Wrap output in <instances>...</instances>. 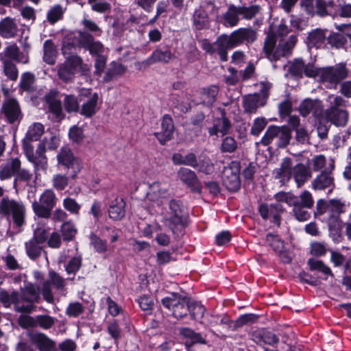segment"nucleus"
Returning <instances> with one entry per match:
<instances>
[{"label": "nucleus", "mask_w": 351, "mask_h": 351, "mask_svg": "<svg viewBox=\"0 0 351 351\" xmlns=\"http://www.w3.org/2000/svg\"><path fill=\"white\" fill-rule=\"evenodd\" d=\"M38 241L31 239L25 243V250L29 258L34 260L38 258L42 252V247L39 245Z\"/></svg>", "instance_id": "nucleus-42"}, {"label": "nucleus", "mask_w": 351, "mask_h": 351, "mask_svg": "<svg viewBox=\"0 0 351 351\" xmlns=\"http://www.w3.org/2000/svg\"><path fill=\"white\" fill-rule=\"evenodd\" d=\"M5 55L18 62L26 64L29 61L28 56L21 53L19 48L15 44L10 45L5 48Z\"/></svg>", "instance_id": "nucleus-38"}, {"label": "nucleus", "mask_w": 351, "mask_h": 351, "mask_svg": "<svg viewBox=\"0 0 351 351\" xmlns=\"http://www.w3.org/2000/svg\"><path fill=\"white\" fill-rule=\"evenodd\" d=\"M45 143L42 142L39 143L36 152V154H34L35 161H32V162L34 165L35 169H45L47 168V162L45 156Z\"/></svg>", "instance_id": "nucleus-37"}, {"label": "nucleus", "mask_w": 351, "mask_h": 351, "mask_svg": "<svg viewBox=\"0 0 351 351\" xmlns=\"http://www.w3.org/2000/svg\"><path fill=\"white\" fill-rule=\"evenodd\" d=\"M20 298L21 297L16 291L9 293L8 291L0 289V301L6 308L10 307L12 304L18 305Z\"/></svg>", "instance_id": "nucleus-39"}, {"label": "nucleus", "mask_w": 351, "mask_h": 351, "mask_svg": "<svg viewBox=\"0 0 351 351\" xmlns=\"http://www.w3.org/2000/svg\"><path fill=\"white\" fill-rule=\"evenodd\" d=\"M230 128V123L226 117H222L218 120L215 126L210 130V134H217L221 133L222 134L226 133Z\"/></svg>", "instance_id": "nucleus-51"}, {"label": "nucleus", "mask_w": 351, "mask_h": 351, "mask_svg": "<svg viewBox=\"0 0 351 351\" xmlns=\"http://www.w3.org/2000/svg\"><path fill=\"white\" fill-rule=\"evenodd\" d=\"M63 206L67 211L74 215H78L81 208L80 204L71 197H66L63 199Z\"/></svg>", "instance_id": "nucleus-64"}, {"label": "nucleus", "mask_w": 351, "mask_h": 351, "mask_svg": "<svg viewBox=\"0 0 351 351\" xmlns=\"http://www.w3.org/2000/svg\"><path fill=\"white\" fill-rule=\"evenodd\" d=\"M56 202L57 197L53 191L46 189L40 196L39 200L32 203V209L38 217L48 219Z\"/></svg>", "instance_id": "nucleus-5"}, {"label": "nucleus", "mask_w": 351, "mask_h": 351, "mask_svg": "<svg viewBox=\"0 0 351 351\" xmlns=\"http://www.w3.org/2000/svg\"><path fill=\"white\" fill-rule=\"evenodd\" d=\"M189 315L190 319L202 322L206 311V307L201 302L189 298Z\"/></svg>", "instance_id": "nucleus-32"}, {"label": "nucleus", "mask_w": 351, "mask_h": 351, "mask_svg": "<svg viewBox=\"0 0 351 351\" xmlns=\"http://www.w3.org/2000/svg\"><path fill=\"white\" fill-rule=\"evenodd\" d=\"M218 92V88L215 86L204 88L201 93L202 103L206 106H212L216 100Z\"/></svg>", "instance_id": "nucleus-40"}, {"label": "nucleus", "mask_w": 351, "mask_h": 351, "mask_svg": "<svg viewBox=\"0 0 351 351\" xmlns=\"http://www.w3.org/2000/svg\"><path fill=\"white\" fill-rule=\"evenodd\" d=\"M208 21V15L207 11L202 5L197 9L193 15V22L198 29H202Z\"/></svg>", "instance_id": "nucleus-41"}, {"label": "nucleus", "mask_w": 351, "mask_h": 351, "mask_svg": "<svg viewBox=\"0 0 351 351\" xmlns=\"http://www.w3.org/2000/svg\"><path fill=\"white\" fill-rule=\"evenodd\" d=\"M71 69L75 73L76 71L80 72L82 75L88 76L90 73V66L84 63L82 58L77 55H71L66 58Z\"/></svg>", "instance_id": "nucleus-26"}, {"label": "nucleus", "mask_w": 351, "mask_h": 351, "mask_svg": "<svg viewBox=\"0 0 351 351\" xmlns=\"http://www.w3.org/2000/svg\"><path fill=\"white\" fill-rule=\"evenodd\" d=\"M61 232L64 240L71 241L75 237L77 230L71 221H65L61 226Z\"/></svg>", "instance_id": "nucleus-55"}, {"label": "nucleus", "mask_w": 351, "mask_h": 351, "mask_svg": "<svg viewBox=\"0 0 351 351\" xmlns=\"http://www.w3.org/2000/svg\"><path fill=\"white\" fill-rule=\"evenodd\" d=\"M18 25L15 20L5 17L0 21V36L4 38H14L18 34Z\"/></svg>", "instance_id": "nucleus-21"}, {"label": "nucleus", "mask_w": 351, "mask_h": 351, "mask_svg": "<svg viewBox=\"0 0 351 351\" xmlns=\"http://www.w3.org/2000/svg\"><path fill=\"white\" fill-rule=\"evenodd\" d=\"M189 298L173 293L171 297L162 298L161 303L164 307L172 311L174 317L183 319L189 315Z\"/></svg>", "instance_id": "nucleus-6"}, {"label": "nucleus", "mask_w": 351, "mask_h": 351, "mask_svg": "<svg viewBox=\"0 0 351 351\" xmlns=\"http://www.w3.org/2000/svg\"><path fill=\"white\" fill-rule=\"evenodd\" d=\"M275 138L277 139L278 147H285L291 139V131L289 128L287 126H269L263 136L261 143L264 145H267Z\"/></svg>", "instance_id": "nucleus-7"}, {"label": "nucleus", "mask_w": 351, "mask_h": 351, "mask_svg": "<svg viewBox=\"0 0 351 351\" xmlns=\"http://www.w3.org/2000/svg\"><path fill=\"white\" fill-rule=\"evenodd\" d=\"M35 77L31 73H23L21 78L20 86L25 91H32L34 90Z\"/></svg>", "instance_id": "nucleus-53"}, {"label": "nucleus", "mask_w": 351, "mask_h": 351, "mask_svg": "<svg viewBox=\"0 0 351 351\" xmlns=\"http://www.w3.org/2000/svg\"><path fill=\"white\" fill-rule=\"evenodd\" d=\"M180 335L186 339L184 346L186 351H192L191 348L195 344H206V339L201 333L195 332L191 328L183 327L180 329Z\"/></svg>", "instance_id": "nucleus-12"}, {"label": "nucleus", "mask_w": 351, "mask_h": 351, "mask_svg": "<svg viewBox=\"0 0 351 351\" xmlns=\"http://www.w3.org/2000/svg\"><path fill=\"white\" fill-rule=\"evenodd\" d=\"M174 125L171 117L167 114L163 116L161 122V130L154 133L155 136L159 142L164 145L167 141L171 139Z\"/></svg>", "instance_id": "nucleus-15"}, {"label": "nucleus", "mask_w": 351, "mask_h": 351, "mask_svg": "<svg viewBox=\"0 0 351 351\" xmlns=\"http://www.w3.org/2000/svg\"><path fill=\"white\" fill-rule=\"evenodd\" d=\"M31 341L36 346L40 351H54L56 343L47 335L43 332L29 334Z\"/></svg>", "instance_id": "nucleus-16"}, {"label": "nucleus", "mask_w": 351, "mask_h": 351, "mask_svg": "<svg viewBox=\"0 0 351 351\" xmlns=\"http://www.w3.org/2000/svg\"><path fill=\"white\" fill-rule=\"evenodd\" d=\"M176 56L169 49L162 51L161 49L155 50L152 54L146 60L143 62L141 64L147 67L156 62L168 63L171 60H174Z\"/></svg>", "instance_id": "nucleus-20"}, {"label": "nucleus", "mask_w": 351, "mask_h": 351, "mask_svg": "<svg viewBox=\"0 0 351 351\" xmlns=\"http://www.w3.org/2000/svg\"><path fill=\"white\" fill-rule=\"evenodd\" d=\"M44 133V126L39 123H35L29 126L26 134V139L30 141H38Z\"/></svg>", "instance_id": "nucleus-45"}, {"label": "nucleus", "mask_w": 351, "mask_h": 351, "mask_svg": "<svg viewBox=\"0 0 351 351\" xmlns=\"http://www.w3.org/2000/svg\"><path fill=\"white\" fill-rule=\"evenodd\" d=\"M178 174L180 180L193 191L196 192L201 191V186L195 173L193 171L187 168H180Z\"/></svg>", "instance_id": "nucleus-23"}, {"label": "nucleus", "mask_w": 351, "mask_h": 351, "mask_svg": "<svg viewBox=\"0 0 351 351\" xmlns=\"http://www.w3.org/2000/svg\"><path fill=\"white\" fill-rule=\"evenodd\" d=\"M107 332L115 341H118L121 339V328L117 319H114L109 322Z\"/></svg>", "instance_id": "nucleus-52"}, {"label": "nucleus", "mask_w": 351, "mask_h": 351, "mask_svg": "<svg viewBox=\"0 0 351 351\" xmlns=\"http://www.w3.org/2000/svg\"><path fill=\"white\" fill-rule=\"evenodd\" d=\"M125 71V68L122 64L114 62L108 69L105 80L109 81L116 76L123 74Z\"/></svg>", "instance_id": "nucleus-62"}, {"label": "nucleus", "mask_w": 351, "mask_h": 351, "mask_svg": "<svg viewBox=\"0 0 351 351\" xmlns=\"http://www.w3.org/2000/svg\"><path fill=\"white\" fill-rule=\"evenodd\" d=\"M335 187L332 171H322L312 181V188L315 191L328 189L331 192Z\"/></svg>", "instance_id": "nucleus-14"}, {"label": "nucleus", "mask_w": 351, "mask_h": 351, "mask_svg": "<svg viewBox=\"0 0 351 351\" xmlns=\"http://www.w3.org/2000/svg\"><path fill=\"white\" fill-rule=\"evenodd\" d=\"M327 252L326 244L324 242L313 241L310 245V253L314 256H322Z\"/></svg>", "instance_id": "nucleus-57"}, {"label": "nucleus", "mask_w": 351, "mask_h": 351, "mask_svg": "<svg viewBox=\"0 0 351 351\" xmlns=\"http://www.w3.org/2000/svg\"><path fill=\"white\" fill-rule=\"evenodd\" d=\"M214 48L215 53L219 56L220 60L226 62L228 60V50L232 48L228 38V34H223L218 36L214 42Z\"/></svg>", "instance_id": "nucleus-25"}, {"label": "nucleus", "mask_w": 351, "mask_h": 351, "mask_svg": "<svg viewBox=\"0 0 351 351\" xmlns=\"http://www.w3.org/2000/svg\"><path fill=\"white\" fill-rule=\"evenodd\" d=\"M47 104L49 111L54 115L58 121L64 119V115L62 112L61 101L55 98L47 97Z\"/></svg>", "instance_id": "nucleus-43"}, {"label": "nucleus", "mask_w": 351, "mask_h": 351, "mask_svg": "<svg viewBox=\"0 0 351 351\" xmlns=\"http://www.w3.org/2000/svg\"><path fill=\"white\" fill-rule=\"evenodd\" d=\"M240 14L243 19L250 20L255 17L261 11V7L258 5H252L248 7L239 6Z\"/></svg>", "instance_id": "nucleus-50"}, {"label": "nucleus", "mask_w": 351, "mask_h": 351, "mask_svg": "<svg viewBox=\"0 0 351 351\" xmlns=\"http://www.w3.org/2000/svg\"><path fill=\"white\" fill-rule=\"evenodd\" d=\"M330 261L336 267H341L345 264L346 269L351 271V259L346 261V257L338 252L330 251Z\"/></svg>", "instance_id": "nucleus-44"}, {"label": "nucleus", "mask_w": 351, "mask_h": 351, "mask_svg": "<svg viewBox=\"0 0 351 351\" xmlns=\"http://www.w3.org/2000/svg\"><path fill=\"white\" fill-rule=\"evenodd\" d=\"M1 113L9 123H14L22 118V112L18 101L10 98L3 101Z\"/></svg>", "instance_id": "nucleus-11"}, {"label": "nucleus", "mask_w": 351, "mask_h": 351, "mask_svg": "<svg viewBox=\"0 0 351 351\" xmlns=\"http://www.w3.org/2000/svg\"><path fill=\"white\" fill-rule=\"evenodd\" d=\"M298 187H301L312 176L311 169L303 163H298L293 167V175Z\"/></svg>", "instance_id": "nucleus-22"}, {"label": "nucleus", "mask_w": 351, "mask_h": 351, "mask_svg": "<svg viewBox=\"0 0 351 351\" xmlns=\"http://www.w3.org/2000/svg\"><path fill=\"white\" fill-rule=\"evenodd\" d=\"M49 228L44 224L39 223L34 231L33 239L38 241V243H44L48 237Z\"/></svg>", "instance_id": "nucleus-58"}, {"label": "nucleus", "mask_w": 351, "mask_h": 351, "mask_svg": "<svg viewBox=\"0 0 351 351\" xmlns=\"http://www.w3.org/2000/svg\"><path fill=\"white\" fill-rule=\"evenodd\" d=\"M69 184V178L64 175L56 174L52 178L53 186L57 190H64Z\"/></svg>", "instance_id": "nucleus-63"}, {"label": "nucleus", "mask_w": 351, "mask_h": 351, "mask_svg": "<svg viewBox=\"0 0 351 351\" xmlns=\"http://www.w3.org/2000/svg\"><path fill=\"white\" fill-rule=\"evenodd\" d=\"M298 110L304 117L312 112L315 117H318L323 113V106L322 102L318 99H305L300 104Z\"/></svg>", "instance_id": "nucleus-17"}, {"label": "nucleus", "mask_w": 351, "mask_h": 351, "mask_svg": "<svg viewBox=\"0 0 351 351\" xmlns=\"http://www.w3.org/2000/svg\"><path fill=\"white\" fill-rule=\"evenodd\" d=\"M240 14L239 7L231 5L228 7V10L223 16L224 25L227 27H234L239 21V16Z\"/></svg>", "instance_id": "nucleus-36"}, {"label": "nucleus", "mask_w": 351, "mask_h": 351, "mask_svg": "<svg viewBox=\"0 0 351 351\" xmlns=\"http://www.w3.org/2000/svg\"><path fill=\"white\" fill-rule=\"evenodd\" d=\"M75 74L66 60L64 63L58 65V75L62 80L65 82L70 81L73 78Z\"/></svg>", "instance_id": "nucleus-49"}, {"label": "nucleus", "mask_w": 351, "mask_h": 351, "mask_svg": "<svg viewBox=\"0 0 351 351\" xmlns=\"http://www.w3.org/2000/svg\"><path fill=\"white\" fill-rule=\"evenodd\" d=\"M0 213L11 216L14 224L19 228L25 223L26 208L22 202L3 197L0 201Z\"/></svg>", "instance_id": "nucleus-4"}, {"label": "nucleus", "mask_w": 351, "mask_h": 351, "mask_svg": "<svg viewBox=\"0 0 351 351\" xmlns=\"http://www.w3.org/2000/svg\"><path fill=\"white\" fill-rule=\"evenodd\" d=\"M81 95L90 96L88 101L82 106V114L86 117H90L96 112L98 96L96 93L91 95L88 89L82 90Z\"/></svg>", "instance_id": "nucleus-30"}, {"label": "nucleus", "mask_w": 351, "mask_h": 351, "mask_svg": "<svg viewBox=\"0 0 351 351\" xmlns=\"http://www.w3.org/2000/svg\"><path fill=\"white\" fill-rule=\"evenodd\" d=\"M58 56L56 46L51 40H47L43 44V60L48 64L53 65Z\"/></svg>", "instance_id": "nucleus-34"}, {"label": "nucleus", "mask_w": 351, "mask_h": 351, "mask_svg": "<svg viewBox=\"0 0 351 351\" xmlns=\"http://www.w3.org/2000/svg\"><path fill=\"white\" fill-rule=\"evenodd\" d=\"M240 165L232 162L223 171L222 180L225 187L230 191H237L240 187Z\"/></svg>", "instance_id": "nucleus-8"}, {"label": "nucleus", "mask_w": 351, "mask_h": 351, "mask_svg": "<svg viewBox=\"0 0 351 351\" xmlns=\"http://www.w3.org/2000/svg\"><path fill=\"white\" fill-rule=\"evenodd\" d=\"M90 245L95 250L100 254L105 253L108 250V244L106 240H104L95 234L90 236Z\"/></svg>", "instance_id": "nucleus-48"}, {"label": "nucleus", "mask_w": 351, "mask_h": 351, "mask_svg": "<svg viewBox=\"0 0 351 351\" xmlns=\"http://www.w3.org/2000/svg\"><path fill=\"white\" fill-rule=\"evenodd\" d=\"M326 30L315 29L308 33L307 36V45L309 47L323 48L325 46Z\"/></svg>", "instance_id": "nucleus-27"}, {"label": "nucleus", "mask_w": 351, "mask_h": 351, "mask_svg": "<svg viewBox=\"0 0 351 351\" xmlns=\"http://www.w3.org/2000/svg\"><path fill=\"white\" fill-rule=\"evenodd\" d=\"M170 183L156 181L150 184L147 193V199L158 208L161 221L175 235L182 234L187 223L183 205L178 200L171 199Z\"/></svg>", "instance_id": "nucleus-1"}, {"label": "nucleus", "mask_w": 351, "mask_h": 351, "mask_svg": "<svg viewBox=\"0 0 351 351\" xmlns=\"http://www.w3.org/2000/svg\"><path fill=\"white\" fill-rule=\"evenodd\" d=\"M265 104V99L258 94L249 95L243 98V107L248 113L255 112L258 108Z\"/></svg>", "instance_id": "nucleus-31"}, {"label": "nucleus", "mask_w": 351, "mask_h": 351, "mask_svg": "<svg viewBox=\"0 0 351 351\" xmlns=\"http://www.w3.org/2000/svg\"><path fill=\"white\" fill-rule=\"evenodd\" d=\"M293 212L295 218L300 221H304L309 219L311 214L308 212L309 208H306L299 203L298 201H295L293 204Z\"/></svg>", "instance_id": "nucleus-47"}, {"label": "nucleus", "mask_w": 351, "mask_h": 351, "mask_svg": "<svg viewBox=\"0 0 351 351\" xmlns=\"http://www.w3.org/2000/svg\"><path fill=\"white\" fill-rule=\"evenodd\" d=\"M64 14V10L60 5H56L47 13L48 21L53 24L59 21Z\"/></svg>", "instance_id": "nucleus-60"}, {"label": "nucleus", "mask_w": 351, "mask_h": 351, "mask_svg": "<svg viewBox=\"0 0 351 351\" xmlns=\"http://www.w3.org/2000/svg\"><path fill=\"white\" fill-rule=\"evenodd\" d=\"M84 311L83 305L78 302H72L69 304L66 310V314L70 317H77Z\"/></svg>", "instance_id": "nucleus-61"}, {"label": "nucleus", "mask_w": 351, "mask_h": 351, "mask_svg": "<svg viewBox=\"0 0 351 351\" xmlns=\"http://www.w3.org/2000/svg\"><path fill=\"white\" fill-rule=\"evenodd\" d=\"M58 160L60 164H62L67 168L74 169V175L80 171V165L78 160L74 157L71 149L69 148H62L61 152L58 155Z\"/></svg>", "instance_id": "nucleus-19"}, {"label": "nucleus", "mask_w": 351, "mask_h": 351, "mask_svg": "<svg viewBox=\"0 0 351 351\" xmlns=\"http://www.w3.org/2000/svg\"><path fill=\"white\" fill-rule=\"evenodd\" d=\"M326 101L330 105L324 112L326 120L337 126H345L348 120V112L343 108L346 101L341 96L330 95Z\"/></svg>", "instance_id": "nucleus-3"}, {"label": "nucleus", "mask_w": 351, "mask_h": 351, "mask_svg": "<svg viewBox=\"0 0 351 351\" xmlns=\"http://www.w3.org/2000/svg\"><path fill=\"white\" fill-rule=\"evenodd\" d=\"M254 341L259 344L264 343L274 346L279 342L278 337L272 331L263 328L254 335Z\"/></svg>", "instance_id": "nucleus-28"}, {"label": "nucleus", "mask_w": 351, "mask_h": 351, "mask_svg": "<svg viewBox=\"0 0 351 351\" xmlns=\"http://www.w3.org/2000/svg\"><path fill=\"white\" fill-rule=\"evenodd\" d=\"M36 326H39L43 329L51 328L55 323V319L48 315H38L36 317Z\"/></svg>", "instance_id": "nucleus-54"}, {"label": "nucleus", "mask_w": 351, "mask_h": 351, "mask_svg": "<svg viewBox=\"0 0 351 351\" xmlns=\"http://www.w3.org/2000/svg\"><path fill=\"white\" fill-rule=\"evenodd\" d=\"M125 202L122 198H116L110 204L108 209L109 217L112 219L121 220L125 214Z\"/></svg>", "instance_id": "nucleus-29"}, {"label": "nucleus", "mask_w": 351, "mask_h": 351, "mask_svg": "<svg viewBox=\"0 0 351 351\" xmlns=\"http://www.w3.org/2000/svg\"><path fill=\"white\" fill-rule=\"evenodd\" d=\"M266 241L283 263H289L291 261V253L285 248L283 241L277 236L269 234L267 235Z\"/></svg>", "instance_id": "nucleus-13"}, {"label": "nucleus", "mask_w": 351, "mask_h": 351, "mask_svg": "<svg viewBox=\"0 0 351 351\" xmlns=\"http://www.w3.org/2000/svg\"><path fill=\"white\" fill-rule=\"evenodd\" d=\"M296 43V36H291L287 39H281L277 48L274 50L276 43V37L273 34H269L265 41L264 52L269 60L276 61L281 57L289 56Z\"/></svg>", "instance_id": "nucleus-2"}, {"label": "nucleus", "mask_w": 351, "mask_h": 351, "mask_svg": "<svg viewBox=\"0 0 351 351\" xmlns=\"http://www.w3.org/2000/svg\"><path fill=\"white\" fill-rule=\"evenodd\" d=\"M328 43L335 48H341L346 44L347 40L344 36L338 33H332L327 37Z\"/></svg>", "instance_id": "nucleus-56"}, {"label": "nucleus", "mask_w": 351, "mask_h": 351, "mask_svg": "<svg viewBox=\"0 0 351 351\" xmlns=\"http://www.w3.org/2000/svg\"><path fill=\"white\" fill-rule=\"evenodd\" d=\"M258 315L254 313H247L240 315L235 322L236 327H242L248 324H253L258 321Z\"/></svg>", "instance_id": "nucleus-59"}, {"label": "nucleus", "mask_w": 351, "mask_h": 351, "mask_svg": "<svg viewBox=\"0 0 351 351\" xmlns=\"http://www.w3.org/2000/svg\"><path fill=\"white\" fill-rule=\"evenodd\" d=\"M293 167L291 158H284L280 167L274 170L275 178L278 179L281 183L284 184L287 182L292 177Z\"/></svg>", "instance_id": "nucleus-18"}, {"label": "nucleus", "mask_w": 351, "mask_h": 351, "mask_svg": "<svg viewBox=\"0 0 351 351\" xmlns=\"http://www.w3.org/2000/svg\"><path fill=\"white\" fill-rule=\"evenodd\" d=\"M21 167V161L18 158L12 159L3 165L0 170V179L7 180L16 173Z\"/></svg>", "instance_id": "nucleus-35"}, {"label": "nucleus", "mask_w": 351, "mask_h": 351, "mask_svg": "<svg viewBox=\"0 0 351 351\" xmlns=\"http://www.w3.org/2000/svg\"><path fill=\"white\" fill-rule=\"evenodd\" d=\"M308 264L311 270L318 271L326 276H333L330 268L322 261L311 258Z\"/></svg>", "instance_id": "nucleus-46"}, {"label": "nucleus", "mask_w": 351, "mask_h": 351, "mask_svg": "<svg viewBox=\"0 0 351 351\" xmlns=\"http://www.w3.org/2000/svg\"><path fill=\"white\" fill-rule=\"evenodd\" d=\"M258 210L263 219H266L272 215L275 221L279 225L278 214L283 211V208L280 204H271L269 206L263 204L259 206Z\"/></svg>", "instance_id": "nucleus-33"}, {"label": "nucleus", "mask_w": 351, "mask_h": 351, "mask_svg": "<svg viewBox=\"0 0 351 351\" xmlns=\"http://www.w3.org/2000/svg\"><path fill=\"white\" fill-rule=\"evenodd\" d=\"M348 71L343 63L337 64L335 67L320 69L319 78L322 82L337 84L348 76Z\"/></svg>", "instance_id": "nucleus-9"}, {"label": "nucleus", "mask_w": 351, "mask_h": 351, "mask_svg": "<svg viewBox=\"0 0 351 351\" xmlns=\"http://www.w3.org/2000/svg\"><path fill=\"white\" fill-rule=\"evenodd\" d=\"M79 42L80 46L88 50L91 56L97 58L104 56L106 48L104 45L101 42L95 40L91 35L85 32H80Z\"/></svg>", "instance_id": "nucleus-10"}, {"label": "nucleus", "mask_w": 351, "mask_h": 351, "mask_svg": "<svg viewBox=\"0 0 351 351\" xmlns=\"http://www.w3.org/2000/svg\"><path fill=\"white\" fill-rule=\"evenodd\" d=\"M314 171H333L335 161L332 158L328 160L322 155H317L313 157L311 162Z\"/></svg>", "instance_id": "nucleus-24"}]
</instances>
